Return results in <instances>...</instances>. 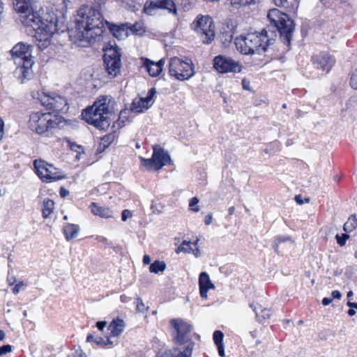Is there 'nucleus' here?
<instances>
[{"mask_svg": "<svg viewBox=\"0 0 357 357\" xmlns=\"http://www.w3.org/2000/svg\"><path fill=\"white\" fill-rule=\"evenodd\" d=\"M267 18L270 24L261 33H250L235 38V45L238 51L243 54H261L274 45L277 32L280 33L281 41L289 47L294 31L295 24L289 17L277 8L271 9Z\"/></svg>", "mask_w": 357, "mask_h": 357, "instance_id": "nucleus-1", "label": "nucleus"}, {"mask_svg": "<svg viewBox=\"0 0 357 357\" xmlns=\"http://www.w3.org/2000/svg\"><path fill=\"white\" fill-rule=\"evenodd\" d=\"M75 22V37L84 46L97 38L99 40L104 32L105 24L118 40L125 39L129 36L126 23L114 24L104 20L100 10L93 6L81 8Z\"/></svg>", "mask_w": 357, "mask_h": 357, "instance_id": "nucleus-2", "label": "nucleus"}, {"mask_svg": "<svg viewBox=\"0 0 357 357\" xmlns=\"http://www.w3.org/2000/svg\"><path fill=\"white\" fill-rule=\"evenodd\" d=\"M13 6L20 13V21L27 28L26 31L41 43L38 45L40 47H47L52 36L56 33L63 32L66 29L54 13L42 19L37 12L33 11L31 0H13Z\"/></svg>", "mask_w": 357, "mask_h": 357, "instance_id": "nucleus-3", "label": "nucleus"}, {"mask_svg": "<svg viewBox=\"0 0 357 357\" xmlns=\"http://www.w3.org/2000/svg\"><path fill=\"white\" fill-rule=\"evenodd\" d=\"M115 105L116 102L112 96H102L92 106L82 111V119L97 128L106 130L110 126V115L114 112Z\"/></svg>", "mask_w": 357, "mask_h": 357, "instance_id": "nucleus-4", "label": "nucleus"}, {"mask_svg": "<svg viewBox=\"0 0 357 357\" xmlns=\"http://www.w3.org/2000/svg\"><path fill=\"white\" fill-rule=\"evenodd\" d=\"M169 324L173 328L172 331L173 342L178 347L181 348L182 351L191 357L195 347V342L192 340L193 326L180 318L171 319Z\"/></svg>", "mask_w": 357, "mask_h": 357, "instance_id": "nucleus-5", "label": "nucleus"}, {"mask_svg": "<svg viewBox=\"0 0 357 357\" xmlns=\"http://www.w3.org/2000/svg\"><path fill=\"white\" fill-rule=\"evenodd\" d=\"M61 118L52 117L50 112H33L29 118V127L36 133L40 135L50 137L53 133V130L59 126Z\"/></svg>", "mask_w": 357, "mask_h": 357, "instance_id": "nucleus-6", "label": "nucleus"}, {"mask_svg": "<svg viewBox=\"0 0 357 357\" xmlns=\"http://www.w3.org/2000/svg\"><path fill=\"white\" fill-rule=\"evenodd\" d=\"M190 28L199 36L203 43L210 44L214 40L215 23L210 15H198L190 24Z\"/></svg>", "mask_w": 357, "mask_h": 357, "instance_id": "nucleus-7", "label": "nucleus"}, {"mask_svg": "<svg viewBox=\"0 0 357 357\" xmlns=\"http://www.w3.org/2000/svg\"><path fill=\"white\" fill-rule=\"evenodd\" d=\"M169 73L178 80H186L194 75L190 59L183 61L178 57H173L169 60Z\"/></svg>", "mask_w": 357, "mask_h": 357, "instance_id": "nucleus-8", "label": "nucleus"}, {"mask_svg": "<svg viewBox=\"0 0 357 357\" xmlns=\"http://www.w3.org/2000/svg\"><path fill=\"white\" fill-rule=\"evenodd\" d=\"M143 165L149 170L154 169L156 171L161 169L164 166L172 162L169 154L159 145L153 146V155L151 158H140Z\"/></svg>", "mask_w": 357, "mask_h": 357, "instance_id": "nucleus-9", "label": "nucleus"}, {"mask_svg": "<svg viewBox=\"0 0 357 357\" xmlns=\"http://www.w3.org/2000/svg\"><path fill=\"white\" fill-rule=\"evenodd\" d=\"M33 165L36 174L44 182L50 183L65 178L61 171L44 160H35Z\"/></svg>", "mask_w": 357, "mask_h": 357, "instance_id": "nucleus-10", "label": "nucleus"}, {"mask_svg": "<svg viewBox=\"0 0 357 357\" xmlns=\"http://www.w3.org/2000/svg\"><path fill=\"white\" fill-rule=\"evenodd\" d=\"M213 68L220 73H240L241 71V66L238 61L224 55L214 57Z\"/></svg>", "mask_w": 357, "mask_h": 357, "instance_id": "nucleus-11", "label": "nucleus"}, {"mask_svg": "<svg viewBox=\"0 0 357 357\" xmlns=\"http://www.w3.org/2000/svg\"><path fill=\"white\" fill-rule=\"evenodd\" d=\"M41 104L47 109L65 113L68 110L66 99L58 94L44 95L41 98Z\"/></svg>", "mask_w": 357, "mask_h": 357, "instance_id": "nucleus-12", "label": "nucleus"}, {"mask_svg": "<svg viewBox=\"0 0 357 357\" xmlns=\"http://www.w3.org/2000/svg\"><path fill=\"white\" fill-rule=\"evenodd\" d=\"M155 9L165 10L174 17L178 15L177 7L174 0H152L147 1L144 8V12L148 15H153Z\"/></svg>", "mask_w": 357, "mask_h": 357, "instance_id": "nucleus-13", "label": "nucleus"}, {"mask_svg": "<svg viewBox=\"0 0 357 357\" xmlns=\"http://www.w3.org/2000/svg\"><path fill=\"white\" fill-rule=\"evenodd\" d=\"M313 64L318 69L328 73L335 63V59L326 52H321L312 57Z\"/></svg>", "mask_w": 357, "mask_h": 357, "instance_id": "nucleus-14", "label": "nucleus"}, {"mask_svg": "<svg viewBox=\"0 0 357 357\" xmlns=\"http://www.w3.org/2000/svg\"><path fill=\"white\" fill-rule=\"evenodd\" d=\"M32 47L23 43H19L10 50L12 59L17 66H20L22 59L31 56Z\"/></svg>", "mask_w": 357, "mask_h": 357, "instance_id": "nucleus-15", "label": "nucleus"}, {"mask_svg": "<svg viewBox=\"0 0 357 357\" xmlns=\"http://www.w3.org/2000/svg\"><path fill=\"white\" fill-rule=\"evenodd\" d=\"M105 69L110 79L114 78L120 75L121 68V60H103Z\"/></svg>", "mask_w": 357, "mask_h": 357, "instance_id": "nucleus-16", "label": "nucleus"}, {"mask_svg": "<svg viewBox=\"0 0 357 357\" xmlns=\"http://www.w3.org/2000/svg\"><path fill=\"white\" fill-rule=\"evenodd\" d=\"M237 22L233 19H227L224 23V26L222 32V36L225 37V40L230 43L234 34L236 33Z\"/></svg>", "mask_w": 357, "mask_h": 357, "instance_id": "nucleus-17", "label": "nucleus"}, {"mask_svg": "<svg viewBox=\"0 0 357 357\" xmlns=\"http://www.w3.org/2000/svg\"><path fill=\"white\" fill-rule=\"evenodd\" d=\"M109 42L107 45L104 48L103 60H121V49L116 45L115 42Z\"/></svg>", "mask_w": 357, "mask_h": 357, "instance_id": "nucleus-18", "label": "nucleus"}, {"mask_svg": "<svg viewBox=\"0 0 357 357\" xmlns=\"http://www.w3.org/2000/svg\"><path fill=\"white\" fill-rule=\"evenodd\" d=\"M91 212L95 215H99L103 218H109L113 217V211L108 207L99 206L96 202H92L90 205Z\"/></svg>", "mask_w": 357, "mask_h": 357, "instance_id": "nucleus-19", "label": "nucleus"}, {"mask_svg": "<svg viewBox=\"0 0 357 357\" xmlns=\"http://www.w3.org/2000/svg\"><path fill=\"white\" fill-rule=\"evenodd\" d=\"M198 240L194 243L184 241L178 248L177 252H183L185 253H193L196 257L200 255L199 249L197 248Z\"/></svg>", "mask_w": 357, "mask_h": 357, "instance_id": "nucleus-20", "label": "nucleus"}, {"mask_svg": "<svg viewBox=\"0 0 357 357\" xmlns=\"http://www.w3.org/2000/svg\"><path fill=\"white\" fill-rule=\"evenodd\" d=\"M125 328L123 320L120 319H114L108 326L107 330L114 337L119 336Z\"/></svg>", "mask_w": 357, "mask_h": 357, "instance_id": "nucleus-21", "label": "nucleus"}, {"mask_svg": "<svg viewBox=\"0 0 357 357\" xmlns=\"http://www.w3.org/2000/svg\"><path fill=\"white\" fill-rule=\"evenodd\" d=\"M250 307L255 312L256 317L259 322H263V321L268 319L271 314V309L263 308L259 305H255L252 303L250 305Z\"/></svg>", "mask_w": 357, "mask_h": 357, "instance_id": "nucleus-22", "label": "nucleus"}, {"mask_svg": "<svg viewBox=\"0 0 357 357\" xmlns=\"http://www.w3.org/2000/svg\"><path fill=\"white\" fill-rule=\"evenodd\" d=\"M213 339L215 344L217 346L219 356L225 357V354L223 344L224 333L221 331H215L213 335Z\"/></svg>", "mask_w": 357, "mask_h": 357, "instance_id": "nucleus-23", "label": "nucleus"}, {"mask_svg": "<svg viewBox=\"0 0 357 357\" xmlns=\"http://www.w3.org/2000/svg\"><path fill=\"white\" fill-rule=\"evenodd\" d=\"M143 65L151 77H156L162 72L161 67L149 59H144Z\"/></svg>", "mask_w": 357, "mask_h": 357, "instance_id": "nucleus-24", "label": "nucleus"}, {"mask_svg": "<svg viewBox=\"0 0 357 357\" xmlns=\"http://www.w3.org/2000/svg\"><path fill=\"white\" fill-rule=\"evenodd\" d=\"M182 351L181 348L176 346L173 349L159 352L156 357H190Z\"/></svg>", "mask_w": 357, "mask_h": 357, "instance_id": "nucleus-25", "label": "nucleus"}, {"mask_svg": "<svg viewBox=\"0 0 357 357\" xmlns=\"http://www.w3.org/2000/svg\"><path fill=\"white\" fill-rule=\"evenodd\" d=\"M79 231V226L74 224H68L63 227V233L68 241L76 238Z\"/></svg>", "mask_w": 357, "mask_h": 357, "instance_id": "nucleus-26", "label": "nucleus"}, {"mask_svg": "<svg viewBox=\"0 0 357 357\" xmlns=\"http://www.w3.org/2000/svg\"><path fill=\"white\" fill-rule=\"evenodd\" d=\"M130 112L135 114L143 112L148 109L146 101L139 98H135L130 105Z\"/></svg>", "mask_w": 357, "mask_h": 357, "instance_id": "nucleus-27", "label": "nucleus"}, {"mask_svg": "<svg viewBox=\"0 0 357 357\" xmlns=\"http://www.w3.org/2000/svg\"><path fill=\"white\" fill-rule=\"evenodd\" d=\"M128 24V31H130L132 34L142 36L146 31V28L143 22H136L134 24H130L129 22H126Z\"/></svg>", "mask_w": 357, "mask_h": 357, "instance_id": "nucleus-28", "label": "nucleus"}, {"mask_svg": "<svg viewBox=\"0 0 357 357\" xmlns=\"http://www.w3.org/2000/svg\"><path fill=\"white\" fill-rule=\"evenodd\" d=\"M287 242H289L291 245L294 244V241L289 236H278L275 237L273 243V248L274 249L275 252L279 254L280 245Z\"/></svg>", "mask_w": 357, "mask_h": 357, "instance_id": "nucleus-29", "label": "nucleus"}, {"mask_svg": "<svg viewBox=\"0 0 357 357\" xmlns=\"http://www.w3.org/2000/svg\"><path fill=\"white\" fill-rule=\"evenodd\" d=\"M199 287H205L209 289H215V285L210 280L209 275L206 272H202L199 277Z\"/></svg>", "mask_w": 357, "mask_h": 357, "instance_id": "nucleus-30", "label": "nucleus"}, {"mask_svg": "<svg viewBox=\"0 0 357 357\" xmlns=\"http://www.w3.org/2000/svg\"><path fill=\"white\" fill-rule=\"evenodd\" d=\"M54 202L50 199H45L43 202L42 213L44 218H47L53 213Z\"/></svg>", "mask_w": 357, "mask_h": 357, "instance_id": "nucleus-31", "label": "nucleus"}, {"mask_svg": "<svg viewBox=\"0 0 357 357\" xmlns=\"http://www.w3.org/2000/svg\"><path fill=\"white\" fill-rule=\"evenodd\" d=\"M357 227V219L356 215H351L348 220L344 224L343 229L345 232L349 233L354 230Z\"/></svg>", "mask_w": 357, "mask_h": 357, "instance_id": "nucleus-32", "label": "nucleus"}, {"mask_svg": "<svg viewBox=\"0 0 357 357\" xmlns=\"http://www.w3.org/2000/svg\"><path fill=\"white\" fill-rule=\"evenodd\" d=\"M165 268L166 264L164 261L155 260L150 265L149 271L151 273H158L159 272H163Z\"/></svg>", "mask_w": 357, "mask_h": 357, "instance_id": "nucleus-33", "label": "nucleus"}, {"mask_svg": "<svg viewBox=\"0 0 357 357\" xmlns=\"http://www.w3.org/2000/svg\"><path fill=\"white\" fill-rule=\"evenodd\" d=\"M19 70L20 73V78L22 83H24L26 80L30 79L33 75L32 69H26L24 68L19 67Z\"/></svg>", "mask_w": 357, "mask_h": 357, "instance_id": "nucleus-34", "label": "nucleus"}, {"mask_svg": "<svg viewBox=\"0 0 357 357\" xmlns=\"http://www.w3.org/2000/svg\"><path fill=\"white\" fill-rule=\"evenodd\" d=\"M34 63L32 60V56H29L27 58L22 59V63L20 66H18L20 68H24L26 69H32L33 64Z\"/></svg>", "mask_w": 357, "mask_h": 357, "instance_id": "nucleus-35", "label": "nucleus"}, {"mask_svg": "<svg viewBox=\"0 0 357 357\" xmlns=\"http://www.w3.org/2000/svg\"><path fill=\"white\" fill-rule=\"evenodd\" d=\"M137 307V310L139 312H144L148 310V307L145 306L142 298L137 297L135 302Z\"/></svg>", "mask_w": 357, "mask_h": 357, "instance_id": "nucleus-36", "label": "nucleus"}, {"mask_svg": "<svg viewBox=\"0 0 357 357\" xmlns=\"http://www.w3.org/2000/svg\"><path fill=\"white\" fill-rule=\"evenodd\" d=\"M349 235L346 232L342 234V235L337 234L335 236V238L337 240V243L340 245L343 246L345 245L346 241L349 239Z\"/></svg>", "mask_w": 357, "mask_h": 357, "instance_id": "nucleus-37", "label": "nucleus"}, {"mask_svg": "<svg viewBox=\"0 0 357 357\" xmlns=\"http://www.w3.org/2000/svg\"><path fill=\"white\" fill-rule=\"evenodd\" d=\"M256 3L255 0H231V3L233 5H239V6H247L250 4H254Z\"/></svg>", "mask_w": 357, "mask_h": 357, "instance_id": "nucleus-38", "label": "nucleus"}, {"mask_svg": "<svg viewBox=\"0 0 357 357\" xmlns=\"http://www.w3.org/2000/svg\"><path fill=\"white\" fill-rule=\"evenodd\" d=\"M199 199L197 197H193L190 199L189 203V206L190 207L191 210L195 212H197L199 211V208L198 206Z\"/></svg>", "mask_w": 357, "mask_h": 357, "instance_id": "nucleus-39", "label": "nucleus"}, {"mask_svg": "<svg viewBox=\"0 0 357 357\" xmlns=\"http://www.w3.org/2000/svg\"><path fill=\"white\" fill-rule=\"evenodd\" d=\"M349 84L352 89L357 90V69L351 74Z\"/></svg>", "mask_w": 357, "mask_h": 357, "instance_id": "nucleus-40", "label": "nucleus"}, {"mask_svg": "<svg viewBox=\"0 0 357 357\" xmlns=\"http://www.w3.org/2000/svg\"><path fill=\"white\" fill-rule=\"evenodd\" d=\"M68 357H86V355L80 347H78Z\"/></svg>", "mask_w": 357, "mask_h": 357, "instance_id": "nucleus-41", "label": "nucleus"}, {"mask_svg": "<svg viewBox=\"0 0 357 357\" xmlns=\"http://www.w3.org/2000/svg\"><path fill=\"white\" fill-rule=\"evenodd\" d=\"M12 351V346L10 344H4L0 347V356Z\"/></svg>", "mask_w": 357, "mask_h": 357, "instance_id": "nucleus-42", "label": "nucleus"}, {"mask_svg": "<svg viewBox=\"0 0 357 357\" xmlns=\"http://www.w3.org/2000/svg\"><path fill=\"white\" fill-rule=\"evenodd\" d=\"M275 6L279 7H285L288 8L289 6V3L288 0H273Z\"/></svg>", "mask_w": 357, "mask_h": 357, "instance_id": "nucleus-43", "label": "nucleus"}, {"mask_svg": "<svg viewBox=\"0 0 357 357\" xmlns=\"http://www.w3.org/2000/svg\"><path fill=\"white\" fill-rule=\"evenodd\" d=\"M130 112H131L130 109H122L119 114V119H122V121L124 123V119L128 120V117L127 116V114Z\"/></svg>", "mask_w": 357, "mask_h": 357, "instance_id": "nucleus-44", "label": "nucleus"}, {"mask_svg": "<svg viewBox=\"0 0 357 357\" xmlns=\"http://www.w3.org/2000/svg\"><path fill=\"white\" fill-rule=\"evenodd\" d=\"M131 216H132V213H131L130 211H129L128 209H124L122 211L121 219L123 222H126L128 219V218H130Z\"/></svg>", "mask_w": 357, "mask_h": 357, "instance_id": "nucleus-45", "label": "nucleus"}, {"mask_svg": "<svg viewBox=\"0 0 357 357\" xmlns=\"http://www.w3.org/2000/svg\"><path fill=\"white\" fill-rule=\"evenodd\" d=\"M113 138H114L113 135H110L103 137L102 139V142L107 144V145L104 144V146H105V147L108 146L109 144L112 142Z\"/></svg>", "mask_w": 357, "mask_h": 357, "instance_id": "nucleus-46", "label": "nucleus"}, {"mask_svg": "<svg viewBox=\"0 0 357 357\" xmlns=\"http://www.w3.org/2000/svg\"><path fill=\"white\" fill-rule=\"evenodd\" d=\"M208 290H209V289H208V288L199 287V293H200L201 297L203 298H207V292Z\"/></svg>", "mask_w": 357, "mask_h": 357, "instance_id": "nucleus-47", "label": "nucleus"}, {"mask_svg": "<svg viewBox=\"0 0 357 357\" xmlns=\"http://www.w3.org/2000/svg\"><path fill=\"white\" fill-rule=\"evenodd\" d=\"M107 326V322L105 321H99L96 323V326L100 331H103L105 327Z\"/></svg>", "mask_w": 357, "mask_h": 357, "instance_id": "nucleus-48", "label": "nucleus"}, {"mask_svg": "<svg viewBox=\"0 0 357 357\" xmlns=\"http://www.w3.org/2000/svg\"><path fill=\"white\" fill-rule=\"evenodd\" d=\"M59 194L61 197L64 198L69 195V191L63 187L60 188Z\"/></svg>", "mask_w": 357, "mask_h": 357, "instance_id": "nucleus-49", "label": "nucleus"}, {"mask_svg": "<svg viewBox=\"0 0 357 357\" xmlns=\"http://www.w3.org/2000/svg\"><path fill=\"white\" fill-rule=\"evenodd\" d=\"M213 214L211 213H208L204 220V223L206 225H209L212 222Z\"/></svg>", "mask_w": 357, "mask_h": 357, "instance_id": "nucleus-50", "label": "nucleus"}, {"mask_svg": "<svg viewBox=\"0 0 357 357\" xmlns=\"http://www.w3.org/2000/svg\"><path fill=\"white\" fill-rule=\"evenodd\" d=\"M23 285V282H20L18 284H17L13 288V292L15 294H17L20 292L21 287Z\"/></svg>", "mask_w": 357, "mask_h": 357, "instance_id": "nucleus-51", "label": "nucleus"}, {"mask_svg": "<svg viewBox=\"0 0 357 357\" xmlns=\"http://www.w3.org/2000/svg\"><path fill=\"white\" fill-rule=\"evenodd\" d=\"M331 296H332L331 298H333V300L334 298L340 299L342 296L341 293L337 290L333 291L331 293Z\"/></svg>", "mask_w": 357, "mask_h": 357, "instance_id": "nucleus-52", "label": "nucleus"}, {"mask_svg": "<svg viewBox=\"0 0 357 357\" xmlns=\"http://www.w3.org/2000/svg\"><path fill=\"white\" fill-rule=\"evenodd\" d=\"M94 342L98 345H100V346L105 347L104 344L105 343V340L102 337H98L96 340H94Z\"/></svg>", "mask_w": 357, "mask_h": 357, "instance_id": "nucleus-53", "label": "nucleus"}, {"mask_svg": "<svg viewBox=\"0 0 357 357\" xmlns=\"http://www.w3.org/2000/svg\"><path fill=\"white\" fill-rule=\"evenodd\" d=\"M333 301V298L325 297L322 300V304L325 306L328 305Z\"/></svg>", "mask_w": 357, "mask_h": 357, "instance_id": "nucleus-54", "label": "nucleus"}, {"mask_svg": "<svg viewBox=\"0 0 357 357\" xmlns=\"http://www.w3.org/2000/svg\"><path fill=\"white\" fill-rule=\"evenodd\" d=\"M155 93H156L155 89L151 88V89L149 90L147 95L149 96V98H153L154 97V96L155 95Z\"/></svg>", "mask_w": 357, "mask_h": 357, "instance_id": "nucleus-55", "label": "nucleus"}, {"mask_svg": "<svg viewBox=\"0 0 357 357\" xmlns=\"http://www.w3.org/2000/svg\"><path fill=\"white\" fill-rule=\"evenodd\" d=\"M3 127L4 123L1 119H0V139H2L3 135Z\"/></svg>", "mask_w": 357, "mask_h": 357, "instance_id": "nucleus-56", "label": "nucleus"}, {"mask_svg": "<svg viewBox=\"0 0 357 357\" xmlns=\"http://www.w3.org/2000/svg\"><path fill=\"white\" fill-rule=\"evenodd\" d=\"M143 263L144 264H149L151 263V257L149 255H144L143 257Z\"/></svg>", "mask_w": 357, "mask_h": 357, "instance_id": "nucleus-57", "label": "nucleus"}, {"mask_svg": "<svg viewBox=\"0 0 357 357\" xmlns=\"http://www.w3.org/2000/svg\"><path fill=\"white\" fill-rule=\"evenodd\" d=\"M140 98L146 101V107H148V109H149L151 107V105L149 104V102H151L152 98H149L148 95L146 98Z\"/></svg>", "mask_w": 357, "mask_h": 357, "instance_id": "nucleus-58", "label": "nucleus"}, {"mask_svg": "<svg viewBox=\"0 0 357 357\" xmlns=\"http://www.w3.org/2000/svg\"><path fill=\"white\" fill-rule=\"evenodd\" d=\"M295 200L296 202L298 204H303V201L302 199V197L301 195H296L295 196Z\"/></svg>", "mask_w": 357, "mask_h": 357, "instance_id": "nucleus-59", "label": "nucleus"}, {"mask_svg": "<svg viewBox=\"0 0 357 357\" xmlns=\"http://www.w3.org/2000/svg\"><path fill=\"white\" fill-rule=\"evenodd\" d=\"M347 305L351 309H357V303L348 301Z\"/></svg>", "mask_w": 357, "mask_h": 357, "instance_id": "nucleus-60", "label": "nucleus"}, {"mask_svg": "<svg viewBox=\"0 0 357 357\" xmlns=\"http://www.w3.org/2000/svg\"><path fill=\"white\" fill-rule=\"evenodd\" d=\"M107 345H113V342L109 337L107 338V340H105V343L104 344V346Z\"/></svg>", "mask_w": 357, "mask_h": 357, "instance_id": "nucleus-61", "label": "nucleus"}, {"mask_svg": "<svg viewBox=\"0 0 357 357\" xmlns=\"http://www.w3.org/2000/svg\"><path fill=\"white\" fill-rule=\"evenodd\" d=\"M155 64H158L162 69V66L165 64V61L163 59H161L158 62H155Z\"/></svg>", "mask_w": 357, "mask_h": 357, "instance_id": "nucleus-62", "label": "nucleus"}, {"mask_svg": "<svg viewBox=\"0 0 357 357\" xmlns=\"http://www.w3.org/2000/svg\"><path fill=\"white\" fill-rule=\"evenodd\" d=\"M347 313H348V314H349V316H351H351H354V315L356 314V311H355V310H354V309H351V308H350V309L348 310Z\"/></svg>", "mask_w": 357, "mask_h": 357, "instance_id": "nucleus-63", "label": "nucleus"}, {"mask_svg": "<svg viewBox=\"0 0 357 357\" xmlns=\"http://www.w3.org/2000/svg\"><path fill=\"white\" fill-rule=\"evenodd\" d=\"M93 335L92 334H89L86 337V342H90L93 340Z\"/></svg>", "mask_w": 357, "mask_h": 357, "instance_id": "nucleus-64", "label": "nucleus"}]
</instances>
